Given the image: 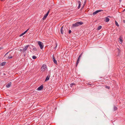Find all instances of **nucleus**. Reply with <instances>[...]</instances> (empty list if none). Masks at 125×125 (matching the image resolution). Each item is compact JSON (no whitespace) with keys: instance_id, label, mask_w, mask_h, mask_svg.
Returning <instances> with one entry per match:
<instances>
[{"instance_id":"f257e3e1","label":"nucleus","mask_w":125,"mask_h":125,"mask_svg":"<svg viewBox=\"0 0 125 125\" xmlns=\"http://www.w3.org/2000/svg\"><path fill=\"white\" fill-rule=\"evenodd\" d=\"M83 24V23L81 21L77 22L75 23L74 24H73L72 27H76L80 25H82Z\"/></svg>"},{"instance_id":"f03ea898","label":"nucleus","mask_w":125,"mask_h":125,"mask_svg":"<svg viewBox=\"0 0 125 125\" xmlns=\"http://www.w3.org/2000/svg\"><path fill=\"white\" fill-rule=\"evenodd\" d=\"M38 43L40 49H42L44 46L43 44V43L39 41L38 42Z\"/></svg>"},{"instance_id":"7ed1b4c3","label":"nucleus","mask_w":125,"mask_h":125,"mask_svg":"<svg viewBox=\"0 0 125 125\" xmlns=\"http://www.w3.org/2000/svg\"><path fill=\"white\" fill-rule=\"evenodd\" d=\"M47 69L46 66L45 65H43L41 68V71L42 72H44Z\"/></svg>"},{"instance_id":"20e7f679","label":"nucleus","mask_w":125,"mask_h":125,"mask_svg":"<svg viewBox=\"0 0 125 125\" xmlns=\"http://www.w3.org/2000/svg\"><path fill=\"white\" fill-rule=\"evenodd\" d=\"M103 11V10H97L96 11H95V12H93V15H94L95 14H97V13L98 12H101L102 11Z\"/></svg>"},{"instance_id":"39448f33","label":"nucleus","mask_w":125,"mask_h":125,"mask_svg":"<svg viewBox=\"0 0 125 125\" xmlns=\"http://www.w3.org/2000/svg\"><path fill=\"white\" fill-rule=\"evenodd\" d=\"M43 88V85H41L37 89V90L38 91H40L42 90Z\"/></svg>"},{"instance_id":"423d86ee","label":"nucleus","mask_w":125,"mask_h":125,"mask_svg":"<svg viewBox=\"0 0 125 125\" xmlns=\"http://www.w3.org/2000/svg\"><path fill=\"white\" fill-rule=\"evenodd\" d=\"M29 46V45H27L24 47V48L22 50V51L23 52H25L27 50L28 47Z\"/></svg>"},{"instance_id":"0eeeda50","label":"nucleus","mask_w":125,"mask_h":125,"mask_svg":"<svg viewBox=\"0 0 125 125\" xmlns=\"http://www.w3.org/2000/svg\"><path fill=\"white\" fill-rule=\"evenodd\" d=\"M50 73L49 74H48V76H47V77L45 79V81H47L49 80L50 77Z\"/></svg>"},{"instance_id":"6e6552de","label":"nucleus","mask_w":125,"mask_h":125,"mask_svg":"<svg viewBox=\"0 0 125 125\" xmlns=\"http://www.w3.org/2000/svg\"><path fill=\"white\" fill-rule=\"evenodd\" d=\"M11 82H10L9 83L6 85V87L7 88H9L10 86H11Z\"/></svg>"},{"instance_id":"1a4fd4ad","label":"nucleus","mask_w":125,"mask_h":125,"mask_svg":"<svg viewBox=\"0 0 125 125\" xmlns=\"http://www.w3.org/2000/svg\"><path fill=\"white\" fill-rule=\"evenodd\" d=\"M63 32H64V30L63 29V26L61 28V33L62 34H63Z\"/></svg>"},{"instance_id":"9d476101","label":"nucleus","mask_w":125,"mask_h":125,"mask_svg":"<svg viewBox=\"0 0 125 125\" xmlns=\"http://www.w3.org/2000/svg\"><path fill=\"white\" fill-rule=\"evenodd\" d=\"M78 3L79 5L77 7V8L78 9H79L80 8L81 5V3L80 1H78Z\"/></svg>"},{"instance_id":"9b49d317","label":"nucleus","mask_w":125,"mask_h":125,"mask_svg":"<svg viewBox=\"0 0 125 125\" xmlns=\"http://www.w3.org/2000/svg\"><path fill=\"white\" fill-rule=\"evenodd\" d=\"M48 16V15H47V14H45L43 18L42 19L43 20H44L47 18Z\"/></svg>"},{"instance_id":"f8f14e48","label":"nucleus","mask_w":125,"mask_h":125,"mask_svg":"<svg viewBox=\"0 0 125 125\" xmlns=\"http://www.w3.org/2000/svg\"><path fill=\"white\" fill-rule=\"evenodd\" d=\"M119 43H121L123 42V40L121 39V37H120L119 39Z\"/></svg>"},{"instance_id":"ddd939ff","label":"nucleus","mask_w":125,"mask_h":125,"mask_svg":"<svg viewBox=\"0 0 125 125\" xmlns=\"http://www.w3.org/2000/svg\"><path fill=\"white\" fill-rule=\"evenodd\" d=\"M33 50L35 52L37 51V49L36 47H34V48L33 49Z\"/></svg>"},{"instance_id":"4468645a","label":"nucleus","mask_w":125,"mask_h":125,"mask_svg":"<svg viewBox=\"0 0 125 125\" xmlns=\"http://www.w3.org/2000/svg\"><path fill=\"white\" fill-rule=\"evenodd\" d=\"M79 61H80V60H77L76 63V66H77V65L79 63Z\"/></svg>"},{"instance_id":"2eb2a0df","label":"nucleus","mask_w":125,"mask_h":125,"mask_svg":"<svg viewBox=\"0 0 125 125\" xmlns=\"http://www.w3.org/2000/svg\"><path fill=\"white\" fill-rule=\"evenodd\" d=\"M6 62H3L1 64V65L2 66H4Z\"/></svg>"},{"instance_id":"dca6fc26","label":"nucleus","mask_w":125,"mask_h":125,"mask_svg":"<svg viewBox=\"0 0 125 125\" xmlns=\"http://www.w3.org/2000/svg\"><path fill=\"white\" fill-rule=\"evenodd\" d=\"M109 19L107 17L105 19V21L106 22H108L109 21Z\"/></svg>"},{"instance_id":"f3484780","label":"nucleus","mask_w":125,"mask_h":125,"mask_svg":"<svg viewBox=\"0 0 125 125\" xmlns=\"http://www.w3.org/2000/svg\"><path fill=\"white\" fill-rule=\"evenodd\" d=\"M114 111L116 110L117 109V108L115 106H114Z\"/></svg>"},{"instance_id":"a211bd4d","label":"nucleus","mask_w":125,"mask_h":125,"mask_svg":"<svg viewBox=\"0 0 125 125\" xmlns=\"http://www.w3.org/2000/svg\"><path fill=\"white\" fill-rule=\"evenodd\" d=\"M75 85V84L73 83H72L70 84V86L71 87H72L73 86V85Z\"/></svg>"},{"instance_id":"6ab92c4d","label":"nucleus","mask_w":125,"mask_h":125,"mask_svg":"<svg viewBox=\"0 0 125 125\" xmlns=\"http://www.w3.org/2000/svg\"><path fill=\"white\" fill-rule=\"evenodd\" d=\"M53 61L55 64H57V62L56 60L55 59H54L53 60Z\"/></svg>"},{"instance_id":"aec40b11","label":"nucleus","mask_w":125,"mask_h":125,"mask_svg":"<svg viewBox=\"0 0 125 125\" xmlns=\"http://www.w3.org/2000/svg\"><path fill=\"white\" fill-rule=\"evenodd\" d=\"M102 27L101 26H99L97 28V30H99Z\"/></svg>"},{"instance_id":"412c9836","label":"nucleus","mask_w":125,"mask_h":125,"mask_svg":"<svg viewBox=\"0 0 125 125\" xmlns=\"http://www.w3.org/2000/svg\"><path fill=\"white\" fill-rule=\"evenodd\" d=\"M37 57L33 55L32 56V58L34 59H35Z\"/></svg>"},{"instance_id":"4be33fe9","label":"nucleus","mask_w":125,"mask_h":125,"mask_svg":"<svg viewBox=\"0 0 125 125\" xmlns=\"http://www.w3.org/2000/svg\"><path fill=\"white\" fill-rule=\"evenodd\" d=\"M29 29H28L26 30L25 31H24V32H23L24 34H25L29 30Z\"/></svg>"},{"instance_id":"5701e85b","label":"nucleus","mask_w":125,"mask_h":125,"mask_svg":"<svg viewBox=\"0 0 125 125\" xmlns=\"http://www.w3.org/2000/svg\"><path fill=\"white\" fill-rule=\"evenodd\" d=\"M29 29H28L26 30L25 31H24V32H23L24 34H25L29 30Z\"/></svg>"},{"instance_id":"b1692460","label":"nucleus","mask_w":125,"mask_h":125,"mask_svg":"<svg viewBox=\"0 0 125 125\" xmlns=\"http://www.w3.org/2000/svg\"><path fill=\"white\" fill-rule=\"evenodd\" d=\"M29 29H28L26 30L25 31H24V32H23L24 34H25L29 30Z\"/></svg>"},{"instance_id":"393cba45","label":"nucleus","mask_w":125,"mask_h":125,"mask_svg":"<svg viewBox=\"0 0 125 125\" xmlns=\"http://www.w3.org/2000/svg\"><path fill=\"white\" fill-rule=\"evenodd\" d=\"M29 29H28L26 30L25 31H24V32H23L24 34H25L29 30Z\"/></svg>"},{"instance_id":"a878e982","label":"nucleus","mask_w":125,"mask_h":125,"mask_svg":"<svg viewBox=\"0 0 125 125\" xmlns=\"http://www.w3.org/2000/svg\"><path fill=\"white\" fill-rule=\"evenodd\" d=\"M29 29H28L26 30L25 31H24V32H23L24 34H25L29 30Z\"/></svg>"},{"instance_id":"bb28decb","label":"nucleus","mask_w":125,"mask_h":125,"mask_svg":"<svg viewBox=\"0 0 125 125\" xmlns=\"http://www.w3.org/2000/svg\"><path fill=\"white\" fill-rule=\"evenodd\" d=\"M115 25L116 26H119V25L117 23V22L116 21H115Z\"/></svg>"},{"instance_id":"cd10ccee","label":"nucleus","mask_w":125,"mask_h":125,"mask_svg":"<svg viewBox=\"0 0 125 125\" xmlns=\"http://www.w3.org/2000/svg\"><path fill=\"white\" fill-rule=\"evenodd\" d=\"M105 88L107 89H109L110 88V87L109 86H106Z\"/></svg>"},{"instance_id":"c85d7f7f","label":"nucleus","mask_w":125,"mask_h":125,"mask_svg":"<svg viewBox=\"0 0 125 125\" xmlns=\"http://www.w3.org/2000/svg\"><path fill=\"white\" fill-rule=\"evenodd\" d=\"M50 10H49L47 12V13L46 14H47V15H48V14H49V13L50 11Z\"/></svg>"},{"instance_id":"c756f323","label":"nucleus","mask_w":125,"mask_h":125,"mask_svg":"<svg viewBox=\"0 0 125 125\" xmlns=\"http://www.w3.org/2000/svg\"><path fill=\"white\" fill-rule=\"evenodd\" d=\"M12 58V57L11 56H8V58L9 59H11Z\"/></svg>"},{"instance_id":"7c9ffc66","label":"nucleus","mask_w":125,"mask_h":125,"mask_svg":"<svg viewBox=\"0 0 125 125\" xmlns=\"http://www.w3.org/2000/svg\"><path fill=\"white\" fill-rule=\"evenodd\" d=\"M24 34L23 33H22L20 35V36H23V35Z\"/></svg>"},{"instance_id":"2f4dec72","label":"nucleus","mask_w":125,"mask_h":125,"mask_svg":"<svg viewBox=\"0 0 125 125\" xmlns=\"http://www.w3.org/2000/svg\"><path fill=\"white\" fill-rule=\"evenodd\" d=\"M9 52H7L6 54H5L4 56V57H5L6 56V55H7L8 53H9Z\"/></svg>"},{"instance_id":"473e14b6","label":"nucleus","mask_w":125,"mask_h":125,"mask_svg":"<svg viewBox=\"0 0 125 125\" xmlns=\"http://www.w3.org/2000/svg\"><path fill=\"white\" fill-rule=\"evenodd\" d=\"M71 32H72V31L70 30H69V34H70V33H71Z\"/></svg>"},{"instance_id":"72a5a7b5","label":"nucleus","mask_w":125,"mask_h":125,"mask_svg":"<svg viewBox=\"0 0 125 125\" xmlns=\"http://www.w3.org/2000/svg\"><path fill=\"white\" fill-rule=\"evenodd\" d=\"M117 49L118 50V52H119V53H120V50L118 48H117Z\"/></svg>"},{"instance_id":"f704fd0d","label":"nucleus","mask_w":125,"mask_h":125,"mask_svg":"<svg viewBox=\"0 0 125 125\" xmlns=\"http://www.w3.org/2000/svg\"><path fill=\"white\" fill-rule=\"evenodd\" d=\"M55 44H56V46H55V48H56V47H57V43H55Z\"/></svg>"},{"instance_id":"c9c22d12","label":"nucleus","mask_w":125,"mask_h":125,"mask_svg":"<svg viewBox=\"0 0 125 125\" xmlns=\"http://www.w3.org/2000/svg\"><path fill=\"white\" fill-rule=\"evenodd\" d=\"M82 53L80 55H79V57H80V58L82 56Z\"/></svg>"},{"instance_id":"e433bc0d","label":"nucleus","mask_w":125,"mask_h":125,"mask_svg":"<svg viewBox=\"0 0 125 125\" xmlns=\"http://www.w3.org/2000/svg\"><path fill=\"white\" fill-rule=\"evenodd\" d=\"M55 58H54V57L53 55L52 56V59H55Z\"/></svg>"},{"instance_id":"4c0bfd02","label":"nucleus","mask_w":125,"mask_h":125,"mask_svg":"<svg viewBox=\"0 0 125 125\" xmlns=\"http://www.w3.org/2000/svg\"><path fill=\"white\" fill-rule=\"evenodd\" d=\"M22 50L21 49H20L19 50V51H20V52H21V51H22Z\"/></svg>"},{"instance_id":"58836bf2","label":"nucleus","mask_w":125,"mask_h":125,"mask_svg":"<svg viewBox=\"0 0 125 125\" xmlns=\"http://www.w3.org/2000/svg\"><path fill=\"white\" fill-rule=\"evenodd\" d=\"M80 57H79L78 58L77 60H80Z\"/></svg>"},{"instance_id":"ea45409f","label":"nucleus","mask_w":125,"mask_h":125,"mask_svg":"<svg viewBox=\"0 0 125 125\" xmlns=\"http://www.w3.org/2000/svg\"><path fill=\"white\" fill-rule=\"evenodd\" d=\"M3 48L2 47H0V50L2 49Z\"/></svg>"},{"instance_id":"a19ab883","label":"nucleus","mask_w":125,"mask_h":125,"mask_svg":"<svg viewBox=\"0 0 125 125\" xmlns=\"http://www.w3.org/2000/svg\"><path fill=\"white\" fill-rule=\"evenodd\" d=\"M122 0H119V1L120 2H121L122 1Z\"/></svg>"},{"instance_id":"79ce46f5","label":"nucleus","mask_w":125,"mask_h":125,"mask_svg":"<svg viewBox=\"0 0 125 125\" xmlns=\"http://www.w3.org/2000/svg\"><path fill=\"white\" fill-rule=\"evenodd\" d=\"M84 4L83 5V7H82V8H83V7H84Z\"/></svg>"},{"instance_id":"37998d69","label":"nucleus","mask_w":125,"mask_h":125,"mask_svg":"<svg viewBox=\"0 0 125 125\" xmlns=\"http://www.w3.org/2000/svg\"><path fill=\"white\" fill-rule=\"evenodd\" d=\"M107 18L108 17L110 18V17H110V16H107Z\"/></svg>"},{"instance_id":"c03bdc74","label":"nucleus","mask_w":125,"mask_h":125,"mask_svg":"<svg viewBox=\"0 0 125 125\" xmlns=\"http://www.w3.org/2000/svg\"><path fill=\"white\" fill-rule=\"evenodd\" d=\"M123 22L124 23H125V21L124 20H123Z\"/></svg>"},{"instance_id":"a18cd8bd","label":"nucleus","mask_w":125,"mask_h":125,"mask_svg":"<svg viewBox=\"0 0 125 125\" xmlns=\"http://www.w3.org/2000/svg\"><path fill=\"white\" fill-rule=\"evenodd\" d=\"M125 11V9L123 11Z\"/></svg>"},{"instance_id":"49530a36","label":"nucleus","mask_w":125,"mask_h":125,"mask_svg":"<svg viewBox=\"0 0 125 125\" xmlns=\"http://www.w3.org/2000/svg\"><path fill=\"white\" fill-rule=\"evenodd\" d=\"M1 1H3L4 0H0Z\"/></svg>"},{"instance_id":"de8ad7c7","label":"nucleus","mask_w":125,"mask_h":125,"mask_svg":"<svg viewBox=\"0 0 125 125\" xmlns=\"http://www.w3.org/2000/svg\"><path fill=\"white\" fill-rule=\"evenodd\" d=\"M89 85H91V84H89Z\"/></svg>"},{"instance_id":"09e8293b","label":"nucleus","mask_w":125,"mask_h":125,"mask_svg":"<svg viewBox=\"0 0 125 125\" xmlns=\"http://www.w3.org/2000/svg\"><path fill=\"white\" fill-rule=\"evenodd\" d=\"M86 3V1H85V2H84V3Z\"/></svg>"},{"instance_id":"8fccbe9b","label":"nucleus","mask_w":125,"mask_h":125,"mask_svg":"<svg viewBox=\"0 0 125 125\" xmlns=\"http://www.w3.org/2000/svg\"><path fill=\"white\" fill-rule=\"evenodd\" d=\"M32 47L33 46V45H32Z\"/></svg>"}]
</instances>
